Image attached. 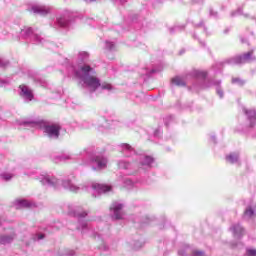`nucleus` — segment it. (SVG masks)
I'll use <instances>...</instances> for the list:
<instances>
[{"instance_id": "f257e3e1", "label": "nucleus", "mask_w": 256, "mask_h": 256, "mask_svg": "<svg viewBox=\"0 0 256 256\" xmlns=\"http://www.w3.org/2000/svg\"><path fill=\"white\" fill-rule=\"evenodd\" d=\"M83 81L92 91H97L101 87V80L97 76H86Z\"/></svg>"}, {"instance_id": "f03ea898", "label": "nucleus", "mask_w": 256, "mask_h": 256, "mask_svg": "<svg viewBox=\"0 0 256 256\" xmlns=\"http://www.w3.org/2000/svg\"><path fill=\"white\" fill-rule=\"evenodd\" d=\"M93 71V68H91V66L84 64L82 66H80V69L76 72L77 77H79V79L85 80V77H90L89 73H91Z\"/></svg>"}, {"instance_id": "7ed1b4c3", "label": "nucleus", "mask_w": 256, "mask_h": 256, "mask_svg": "<svg viewBox=\"0 0 256 256\" xmlns=\"http://www.w3.org/2000/svg\"><path fill=\"white\" fill-rule=\"evenodd\" d=\"M60 131H61V126L59 125L45 126V133H47L49 137H56V139L59 138Z\"/></svg>"}, {"instance_id": "20e7f679", "label": "nucleus", "mask_w": 256, "mask_h": 256, "mask_svg": "<svg viewBox=\"0 0 256 256\" xmlns=\"http://www.w3.org/2000/svg\"><path fill=\"white\" fill-rule=\"evenodd\" d=\"M110 211H113L115 219L123 218V204H112V206L110 207Z\"/></svg>"}, {"instance_id": "39448f33", "label": "nucleus", "mask_w": 256, "mask_h": 256, "mask_svg": "<svg viewBox=\"0 0 256 256\" xmlns=\"http://www.w3.org/2000/svg\"><path fill=\"white\" fill-rule=\"evenodd\" d=\"M19 89L22 91L24 97L29 101H33V92L25 84H21Z\"/></svg>"}, {"instance_id": "423d86ee", "label": "nucleus", "mask_w": 256, "mask_h": 256, "mask_svg": "<svg viewBox=\"0 0 256 256\" xmlns=\"http://www.w3.org/2000/svg\"><path fill=\"white\" fill-rule=\"evenodd\" d=\"M92 188L95 189V191H98V193H107V191H111V186L99 183H94Z\"/></svg>"}, {"instance_id": "0eeeda50", "label": "nucleus", "mask_w": 256, "mask_h": 256, "mask_svg": "<svg viewBox=\"0 0 256 256\" xmlns=\"http://www.w3.org/2000/svg\"><path fill=\"white\" fill-rule=\"evenodd\" d=\"M34 13H38L39 15H47L51 12V9L45 6H35L32 8Z\"/></svg>"}, {"instance_id": "6e6552de", "label": "nucleus", "mask_w": 256, "mask_h": 256, "mask_svg": "<svg viewBox=\"0 0 256 256\" xmlns=\"http://www.w3.org/2000/svg\"><path fill=\"white\" fill-rule=\"evenodd\" d=\"M15 239V233L12 235H3L0 236V245H7V243H11Z\"/></svg>"}, {"instance_id": "1a4fd4ad", "label": "nucleus", "mask_w": 256, "mask_h": 256, "mask_svg": "<svg viewBox=\"0 0 256 256\" xmlns=\"http://www.w3.org/2000/svg\"><path fill=\"white\" fill-rule=\"evenodd\" d=\"M172 83L174 85H177L178 87H185V80H181L179 77H175L172 79Z\"/></svg>"}, {"instance_id": "9d476101", "label": "nucleus", "mask_w": 256, "mask_h": 256, "mask_svg": "<svg viewBox=\"0 0 256 256\" xmlns=\"http://www.w3.org/2000/svg\"><path fill=\"white\" fill-rule=\"evenodd\" d=\"M239 159V156H237V154H230L226 157V160L228 161V163H237Z\"/></svg>"}, {"instance_id": "9b49d317", "label": "nucleus", "mask_w": 256, "mask_h": 256, "mask_svg": "<svg viewBox=\"0 0 256 256\" xmlns=\"http://www.w3.org/2000/svg\"><path fill=\"white\" fill-rule=\"evenodd\" d=\"M96 162L98 164V167H100V169L107 167V160L105 158H96Z\"/></svg>"}, {"instance_id": "f8f14e48", "label": "nucleus", "mask_w": 256, "mask_h": 256, "mask_svg": "<svg viewBox=\"0 0 256 256\" xmlns=\"http://www.w3.org/2000/svg\"><path fill=\"white\" fill-rule=\"evenodd\" d=\"M232 231H233L234 235H242L243 234V228L239 225H234L232 227Z\"/></svg>"}, {"instance_id": "ddd939ff", "label": "nucleus", "mask_w": 256, "mask_h": 256, "mask_svg": "<svg viewBox=\"0 0 256 256\" xmlns=\"http://www.w3.org/2000/svg\"><path fill=\"white\" fill-rule=\"evenodd\" d=\"M234 62H235L237 65H241V64H243V63H247V62L245 61V58L243 57V55L236 56V57L234 58Z\"/></svg>"}, {"instance_id": "4468645a", "label": "nucleus", "mask_w": 256, "mask_h": 256, "mask_svg": "<svg viewBox=\"0 0 256 256\" xmlns=\"http://www.w3.org/2000/svg\"><path fill=\"white\" fill-rule=\"evenodd\" d=\"M242 57H244V61L249 62V60L251 59V57H253V50L242 54Z\"/></svg>"}, {"instance_id": "2eb2a0df", "label": "nucleus", "mask_w": 256, "mask_h": 256, "mask_svg": "<svg viewBox=\"0 0 256 256\" xmlns=\"http://www.w3.org/2000/svg\"><path fill=\"white\" fill-rule=\"evenodd\" d=\"M244 214L246 215V217H253V215H255V212L253 211V209L251 207H248Z\"/></svg>"}, {"instance_id": "dca6fc26", "label": "nucleus", "mask_w": 256, "mask_h": 256, "mask_svg": "<svg viewBox=\"0 0 256 256\" xmlns=\"http://www.w3.org/2000/svg\"><path fill=\"white\" fill-rule=\"evenodd\" d=\"M153 161H155V160L151 156L144 157V165H151L153 163Z\"/></svg>"}, {"instance_id": "f3484780", "label": "nucleus", "mask_w": 256, "mask_h": 256, "mask_svg": "<svg viewBox=\"0 0 256 256\" xmlns=\"http://www.w3.org/2000/svg\"><path fill=\"white\" fill-rule=\"evenodd\" d=\"M100 87H102V89H107L108 91H111V84L109 83H104V84H100Z\"/></svg>"}, {"instance_id": "a211bd4d", "label": "nucleus", "mask_w": 256, "mask_h": 256, "mask_svg": "<svg viewBox=\"0 0 256 256\" xmlns=\"http://www.w3.org/2000/svg\"><path fill=\"white\" fill-rule=\"evenodd\" d=\"M193 255L194 256H205V253H203L201 251H194Z\"/></svg>"}, {"instance_id": "6ab92c4d", "label": "nucleus", "mask_w": 256, "mask_h": 256, "mask_svg": "<svg viewBox=\"0 0 256 256\" xmlns=\"http://www.w3.org/2000/svg\"><path fill=\"white\" fill-rule=\"evenodd\" d=\"M249 256H256V250H248Z\"/></svg>"}, {"instance_id": "aec40b11", "label": "nucleus", "mask_w": 256, "mask_h": 256, "mask_svg": "<svg viewBox=\"0 0 256 256\" xmlns=\"http://www.w3.org/2000/svg\"><path fill=\"white\" fill-rule=\"evenodd\" d=\"M38 239H45V235H44V234H40V235L38 236Z\"/></svg>"}, {"instance_id": "412c9836", "label": "nucleus", "mask_w": 256, "mask_h": 256, "mask_svg": "<svg viewBox=\"0 0 256 256\" xmlns=\"http://www.w3.org/2000/svg\"><path fill=\"white\" fill-rule=\"evenodd\" d=\"M232 81L233 83H239V78H234Z\"/></svg>"}, {"instance_id": "4be33fe9", "label": "nucleus", "mask_w": 256, "mask_h": 256, "mask_svg": "<svg viewBox=\"0 0 256 256\" xmlns=\"http://www.w3.org/2000/svg\"><path fill=\"white\" fill-rule=\"evenodd\" d=\"M201 76L202 77H207V73L206 72H201Z\"/></svg>"}, {"instance_id": "5701e85b", "label": "nucleus", "mask_w": 256, "mask_h": 256, "mask_svg": "<svg viewBox=\"0 0 256 256\" xmlns=\"http://www.w3.org/2000/svg\"><path fill=\"white\" fill-rule=\"evenodd\" d=\"M90 1H95V0H90Z\"/></svg>"}, {"instance_id": "b1692460", "label": "nucleus", "mask_w": 256, "mask_h": 256, "mask_svg": "<svg viewBox=\"0 0 256 256\" xmlns=\"http://www.w3.org/2000/svg\"><path fill=\"white\" fill-rule=\"evenodd\" d=\"M0 63H1V58H0Z\"/></svg>"}]
</instances>
